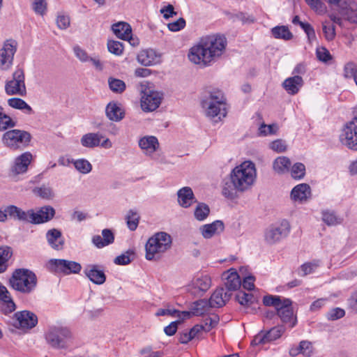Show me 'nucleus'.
<instances>
[{"label": "nucleus", "mask_w": 357, "mask_h": 357, "mask_svg": "<svg viewBox=\"0 0 357 357\" xmlns=\"http://www.w3.org/2000/svg\"><path fill=\"white\" fill-rule=\"evenodd\" d=\"M8 104L10 107L23 110L28 114H31L33 112L32 108L24 100L19 98H11L8 99Z\"/></svg>", "instance_id": "e433bc0d"}, {"label": "nucleus", "mask_w": 357, "mask_h": 357, "mask_svg": "<svg viewBox=\"0 0 357 357\" xmlns=\"http://www.w3.org/2000/svg\"><path fill=\"white\" fill-rule=\"evenodd\" d=\"M340 139L341 143L349 149L357 151V117L346 124Z\"/></svg>", "instance_id": "9d476101"}, {"label": "nucleus", "mask_w": 357, "mask_h": 357, "mask_svg": "<svg viewBox=\"0 0 357 357\" xmlns=\"http://www.w3.org/2000/svg\"><path fill=\"white\" fill-rule=\"evenodd\" d=\"M257 176L255 165L250 160L236 166L230 174V178H255Z\"/></svg>", "instance_id": "dca6fc26"}, {"label": "nucleus", "mask_w": 357, "mask_h": 357, "mask_svg": "<svg viewBox=\"0 0 357 357\" xmlns=\"http://www.w3.org/2000/svg\"><path fill=\"white\" fill-rule=\"evenodd\" d=\"M278 130V126L276 124L266 125L262 123L259 128V135L263 136L276 134Z\"/></svg>", "instance_id": "864d4df0"}, {"label": "nucleus", "mask_w": 357, "mask_h": 357, "mask_svg": "<svg viewBox=\"0 0 357 357\" xmlns=\"http://www.w3.org/2000/svg\"><path fill=\"white\" fill-rule=\"evenodd\" d=\"M301 353L307 357H310L312 354V345L310 342L301 341L299 344Z\"/></svg>", "instance_id": "69168bd1"}, {"label": "nucleus", "mask_w": 357, "mask_h": 357, "mask_svg": "<svg viewBox=\"0 0 357 357\" xmlns=\"http://www.w3.org/2000/svg\"><path fill=\"white\" fill-rule=\"evenodd\" d=\"M270 148L274 151L282 153L287 150V144L284 140L278 139L270 144Z\"/></svg>", "instance_id": "13d9d810"}, {"label": "nucleus", "mask_w": 357, "mask_h": 357, "mask_svg": "<svg viewBox=\"0 0 357 357\" xmlns=\"http://www.w3.org/2000/svg\"><path fill=\"white\" fill-rule=\"evenodd\" d=\"M85 275L94 284H102L106 280V275L102 269L96 264H89L84 268Z\"/></svg>", "instance_id": "412c9836"}, {"label": "nucleus", "mask_w": 357, "mask_h": 357, "mask_svg": "<svg viewBox=\"0 0 357 357\" xmlns=\"http://www.w3.org/2000/svg\"><path fill=\"white\" fill-rule=\"evenodd\" d=\"M271 32L275 38L289 40L293 38V34L286 26H275L272 29Z\"/></svg>", "instance_id": "4c0bfd02"}, {"label": "nucleus", "mask_w": 357, "mask_h": 357, "mask_svg": "<svg viewBox=\"0 0 357 357\" xmlns=\"http://www.w3.org/2000/svg\"><path fill=\"white\" fill-rule=\"evenodd\" d=\"M226 46L227 40L222 36H203L190 49L188 58L195 64L209 66L223 54Z\"/></svg>", "instance_id": "f257e3e1"}, {"label": "nucleus", "mask_w": 357, "mask_h": 357, "mask_svg": "<svg viewBox=\"0 0 357 357\" xmlns=\"http://www.w3.org/2000/svg\"><path fill=\"white\" fill-rule=\"evenodd\" d=\"M211 286V280L208 275H197L188 285V291L195 296H202Z\"/></svg>", "instance_id": "f3484780"}, {"label": "nucleus", "mask_w": 357, "mask_h": 357, "mask_svg": "<svg viewBox=\"0 0 357 357\" xmlns=\"http://www.w3.org/2000/svg\"><path fill=\"white\" fill-rule=\"evenodd\" d=\"M70 17L65 15H59L56 18L57 26L61 29H66L70 26Z\"/></svg>", "instance_id": "338daca9"}, {"label": "nucleus", "mask_w": 357, "mask_h": 357, "mask_svg": "<svg viewBox=\"0 0 357 357\" xmlns=\"http://www.w3.org/2000/svg\"><path fill=\"white\" fill-rule=\"evenodd\" d=\"M33 192L45 199H50L53 197V192L49 187L43 186L40 188H36L33 189Z\"/></svg>", "instance_id": "4d7b16f0"}, {"label": "nucleus", "mask_w": 357, "mask_h": 357, "mask_svg": "<svg viewBox=\"0 0 357 357\" xmlns=\"http://www.w3.org/2000/svg\"><path fill=\"white\" fill-rule=\"evenodd\" d=\"M47 239L49 244L55 250H61L63 245V241L60 231L53 229L47 233Z\"/></svg>", "instance_id": "473e14b6"}, {"label": "nucleus", "mask_w": 357, "mask_h": 357, "mask_svg": "<svg viewBox=\"0 0 357 357\" xmlns=\"http://www.w3.org/2000/svg\"><path fill=\"white\" fill-rule=\"evenodd\" d=\"M137 61L144 66H153L160 62V56L153 49L140 51L137 56Z\"/></svg>", "instance_id": "4be33fe9"}, {"label": "nucleus", "mask_w": 357, "mask_h": 357, "mask_svg": "<svg viewBox=\"0 0 357 357\" xmlns=\"http://www.w3.org/2000/svg\"><path fill=\"white\" fill-rule=\"evenodd\" d=\"M38 279L36 275L27 268L15 269L9 279L10 286L20 293L29 294L36 288Z\"/></svg>", "instance_id": "7ed1b4c3"}, {"label": "nucleus", "mask_w": 357, "mask_h": 357, "mask_svg": "<svg viewBox=\"0 0 357 357\" xmlns=\"http://www.w3.org/2000/svg\"><path fill=\"white\" fill-rule=\"evenodd\" d=\"M24 73L22 69H17L13 75V79L6 82L5 91L8 95L24 96L26 86L24 82Z\"/></svg>", "instance_id": "1a4fd4ad"}, {"label": "nucleus", "mask_w": 357, "mask_h": 357, "mask_svg": "<svg viewBox=\"0 0 357 357\" xmlns=\"http://www.w3.org/2000/svg\"><path fill=\"white\" fill-rule=\"evenodd\" d=\"M172 237L166 232L160 231L149 238L146 243V259L153 260L158 259L161 254L171 248Z\"/></svg>", "instance_id": "39448f33"}, {"label": "nucleus", "mask_w": 357, "mask_h": 357, "mask_svg": "<svg viewBox=\"0 0 357 357\" xmlns=\"http://www.w3.org/2000/svg\"><path fill=\"white\" fill-rule=\"evenodd\" d=\"M291 174L294 178H302L305 174V167L301 162L295 163L291 169Z\"/></svg>", "instance_id": "3c124183"}, {"label": "nucleus", "mask_w": 357, "mask_h": 357, "mask_svg": "<svg viewBox=\"0 0 357 357\" xmlns=\"http://www.w3.org/2000/svg\"><path fill=\"white\" fill-rule=\"evenodd\" d=\"M47 343L56 349H67L72 345L73 334L66 326H51L45 333Z\"/></svg>", "instance_id": "20e7f679"}, {"label": "nucleus", "mask_w": 357, "mask_h": 357, "mask_svg": "<svg viewBox=\"0 0 357 357\" xmlns=\"http://www.w3.org/2000/svg\"><path fill=\"white\" fill-rule=\"evenodd\" d=\"M282 303V299H281L279 296H272L268 295L265 296L263 298V303L266 306H273L275 310L280 306Z\"/></svg>", "instance_id": "603ef678"}, {"label": "nucleus", "mask_w": 357, "mask_h": 357, "mask_svg": "<svg viewBox=\"0 0 357 357\" xmlns=\"http://www.w3.org/2000/svg\"><path fill=\"white\" fill-rule=\"evenodd\" d=\"M138 144L145 155L151 157L153 160L160 162H164V156L154 154L160 147V144L156 137L152 135L144 136L139 139Z\"/></svg>", "instance_id": "f8f14e48"}, {"label": "nucleus", "mask_w": 357, "mask_h": 357, "mask_svg": "<svg viewBox=\"0 0 357 357\" xmlns=\"http://www.w3.org/2000/svg\"><path fill=\"white\" fill-rule=\"evenodd\" d=\"M33 11L41 16H43L47 11V3L46 0H30Z\"/></svg>", "instance_id": "de8ad7c7"}, {"label": "nucleus", "mask_w": 357, "mask_h": 357, "mask_svg": "<svg viewBox=\"0 0 357 357\" xmlns=\"http://www.w3.org/2000/svg\"><path fill=\"white\" fill-rule=\"evenodd\" d=\"M178 201L179 204L184 208L190 206L196 202L193 192L189 187H184L178 192Z\"/></svg>", "instance_id": "bb28decb"}, {"label": "nucleus", "mask_w": 357, "mask_h": 357, "mask_svg": "<svg viewBox=\"0 0 357 357\" xmlns=\"http://www.w3.org/2000/svg\"><path fill=\"white\" fill-rule=\"evenodd\" d=\"M37 324V316L28 310L17 312L11 318V324L19 329L29 330L34 328Z\"/></svg>", "instance_id": "6e6552de"}, {"label": "nucleus", "mask_w": 357, "mask_h": 357, "mask_svg": "<svg viewBox=\"0 0 357 357\" xmlns=\"http://www.w3.org/2000/svg\"><path fill=\"white\" fill-rule=\"evenodd\" d=\"M31 139V134L25 130H10L6 132L2 137L3 142L12 149L26 147Z\"/></svg>", "instance_id": "423d86ee"}, {"label": "nucleus", "mask_w": 357, "mask_h": 357, "mask_svg": "<svg viewBox=\"0 0 357 357\" xmlns=\"http://www.w3.org/2000/svg\"><path fill=\"white\" fill-rule=\"evenodd\" d=\"M112 30L115 36L121 40L128 38L132 33L131 26L126 22H119L112 24Z\"/></svg>", "instance_id": "7c9ffc66"}, {"label": "nucleus", "mask_w": 357, "mask_h": 357, "mask_svg": "<svg viewBox=\"0 0 357 357\" xmlns=\"http://www.w3.org/2000/svg\"><path fill=\"white\" fill-rule=\"evenodd\" d=\"M0 310L4 314H8L14 312L16 309L10 292L8 289L0 283Z\"/></svg>", "instance_id": "6ab92c4d"}, {"label": "nucleus", "mask_w": 357, "mask_h": 357, "mask_svg": "<svg viewBox=\"0 0 357 357\" xmlns=\"http://www.w3.org/2000/svg\"><path fill=\"white\" fill-rule=\"evenodd\" d=\"M48 264L52 271L66 275L78 273L82 269L80 264L66 259H50Z\"/></svg>", "instance_id": "4468645a"}, {"label": "nucleus", "mask_w": 357, "mask_h": 357, "mask_svg": "<svg viewBox=\"0 0 357 357\" xmlns=\"http://www.w3.org/2000/svg\"><path fill=\"white\" fill-rule=\"evenodd\" d=\"M229 295L225 291L224 288L216 289L209 298V305L211 307H221L226 304L229 300Z\"/></svg>", "instance_id": "a878e982"}, {"label": "nucleus", "mask_w": 357, "mask_h": 357, "mask_svg": "<svg viewBox=\"0 0 357 357\" xmlns=\"http://www.w3.org/2000/svg\"><path fill=\"white\" fill-rule=\"evenodd\" d=\"M185 26V20L183 17H180L175 22L169 23L167 27L171 31H178L183 29Z\"/></svg>", "instance_id": "680f3d73"}, {"label": "nucleus", "mask_w": 357, "mask_h": 357, "mask_svg": "<svg viewBox=\"0 0 357 357\" xmlns=\"http://www.w3.org/2000/svg\"><path fill=\"white\" fill-rule=\"evenodd\" d=\"M55 215V210L50 206L41 207L39 211L34 212L31 209V220L30 223L41 224L52 220Z\"/></svg>", "instance_id": "aec40b11"}, {"label": "nucleus", "mask_w": 357, "mask_h": 357, "mask_svg": "<svg viewBox=\"0 0 357 357\" xmlns=\"http://www.w3.org/2000/svg\"><path fill=\"white\" fill-rule=\"evenodd\" d=\"M15 125L11 118L3 112L0 116V131H3L8 128H13Z\"/></svg>", "instance_id": "5fc2aeb1"}, {"label": "nucleus", "mask_w": 357, "mask_h": 357, "mask_svg": "<svg viewBox=\"0 0 357 357\" xmlns=\"http://www.w3.org/2000/svg\"><path fill=\"white\" fill-rule=\"evenodd\" d=\"M224 228V224L221 220H215L211 224L203 225L200 231L205 238H210L216 233L222 231Z\"/></svg>", "instance_id": "c85d7f7f"}, {"label": "nucleus", "mask_w": 357, "mask_h": 357, "mask_svg": "<svg viewBox=\"0 0 357 357\" xmlns=\"http://www.w3.org/2000/svg\"><path fill=\"white\" fill-rule=\"evenodd\" d=\"M209 213L210 208L207 204L204 203H199L195 208L194 215L195 218L197 220L202 221L208 216Z\"/></svg>", "instance_id": "ea45409f"}, {"label": "nucleus", "mask_w": 357, "mask_h": 357, "mask_svg": "<svg viewBox=\"0 0 357 357\" xmlns=\"http://www.w3.org/2000/svg\"><path fill=\"white\" fill-rule=\"evenodd\" d=\"M236 298L237 301L241 305L249 306L254 304L255 298L252 294L245 293L240 291L236 294Z\"/></svg>", "instance_id": "a18cd8bd"}, {"label": "nucleus", "mask_w": 357, "mask_h": 357, "mask_svg": "<svg viewBox=\"0 0 357 357\" xmlns=\"http://www.w3.org/2000/svg\"><path fill=\"white\" fill-rule=\"evenodd\" d=\"M107 49L110 53L116 56H120L123 52L124 47L121 42L109 40L107 42Z\"/></svg>", "instance_id": "09e8293b"}, {"label": "nucleus", "mask_w": 357, "mask_h": 357, "mask_svg": "<svg viewBox=\"0 0 357 357\" xmlns=\"http://www.w3.org/2000/svg\"><path fill=\"white\" fill-rule=\"evenodd\" d=\"M102 138V135L98 132H89L82 137L80 142L84 147L91 149L100 146Z\"/></svg>", "instance_id": "2f4dec72"}, {"label": "nucleus", "mask_w": 357, "mask_h": 357, "mask_svg": "<svg viewBox=\"0 0 357 357\" xmlns=\"http://www.w3.org/2000/svg\"><path fill=\"white\" fill-rule=\"evenodd\" d=\"M74 53L76 57L82 62H88L89 61L90 56L88 55L86 52L82 49L79 46H75L73 48Z\"/></svg>", "instance_id": "0e129e2a"}, {"label": "nucleus", "mask_w": 357, "mask_h": 357, "mask_svg": "<svg viewBox=\"0 0 357 357\" xmlns=\"http://www.w3.org/2000/svg\"><path fill=\"white\" fill-rule=\"evenodd\" d=\"M307 4L317 12H324L326 6L321 0H305Z\"/></svg>", "instance_id": "bf43d9fd"}, {"label": "nucleus", "mask_w": 357, "mask_h": 357, "mask_svg": "<svg viewBox=\"0 0 357 357\" xmlns=\"http://www.w3.org/2000/svg\"><path fill=\"white\" fill-rule=\"evenodd\" d=\"M310 188L306 183H302L293 188L291 192V197L294 201L303 202L307 200L310 197Z\"/></svg>", "instance_id": "c756f323"}, {"label": "nucleus", "mask_w": 357, "mask_h": 357, "mask_svg": "<svg viewBox=\"0 0 357 357\" xmlns=\"http://www.w3.org/2000/svg\"><path fill=\"white\" fill-rule=\"evenodd\" d=\"M105 112L107 118L113 121H119L124 116L121 109L114 102H109L107 105Z\"/></svg>", "instance_id": "72a5a7b5"}, {"label": "nucleus", "mask_w": 357, "mask_h": 357, "mask_svg": "<svg viewBox=\"0 0 357 357\" xmlns=\"http://www.w3.org/2000/svg\"><path fill=\"white\" fill-rule=\"evenodd\" d=\"M291 161L286 156H280L277 158L273 162V169L278 172H284L289 169Z\"/></svg>", "instance_id": "58836bf2"}, {"label": "nucleus", "mask_w": 357, "mask_h": 357, "mask_svg": "<svg viewBox=\"0 0 357 357\" xmlns=\"http://www.w3.org/2000/svg\"><path fill=\"white\" fill-rule=\"evenodd\" d=\"M162 93L146 85L141 86V107L144 112H153L159 107L162 100Z\"/></svg>", "instance_id": "0eeeda50"}, {"label": "nucleus", "mask_w": 357, "mask_h": 357, "mask_svg": "<svg viewBox=\"0 0 357 357\" xmlns=\"http://www.w3.org/2000/svg\"><path fill=\"white\" fill-rule=\"evenodd\" d=\"M127 226L131 231H135L139 225V215L137 212L130 210L126 216Z\"/></svg>", "instance_id": "a19ab883"}, {"label": "nucleus", "mask_w": 357, "mask_h": 357, "mask_svg": "<svg viewBox=\"0 0 357 357\" xmlns=\"http://www.w3.org/2000/svg\"><path fill=\"white\" fill-rule=\"evenodd\" d=\"M319 260H313L312 261L304 263L300 267V270L302 272L301 275L304 277L314 273V271L319 266Z\"/></svg>", "instance_id": "79ce46f5"}, {"label": "nucleus", "mask_w": 357, "mask_h": 357, "mask_svg": "<svg viewBox=\"0 0 357 357\" xmlns=\"http://www.w3.org/2000/svg\"><path fill=\"white\" fill-rule=\"evenodd\" d=\"M209 301L201 299L194 303V310L197 315L206 313L209 309Z\"/></svg>", "instance_id": "8fccbe9b"}, {"label": "nucleus", "mask_w": 357, "mask_h": 357, "mask_svg": "<svg viewBox=\"0 0 357 357\" xmlns=\"http://www.w3.org/2000/svg\"><path fill=\"white\" fill-rule=\"evenodd\" d=\"M31 160L32 155L31 153L25 152L22 153L15 159L14 165L11 168V172L15 175L26 172Z\"/></svg>", "instance_id": "5701e85b"}, {"label": "nucleus", "mask_w": 357, "mask_h": 357, "mask_svg": "<svg viewBox=\"0 0 357 357\" xmlns=\"http://www.w3.org/2000/svg\"><path fill=\"white\" fill-rule=\"evenodd\" d=\"M109 89L114 93H121L126 89V84L123 80L116 78H109L108 79Z\"/></svg>", "instance_id": "c03bdc74"}, {"label": "nucleus", "mask_w": 357, "mask_h": 357, "mask_svg": "<svg viewBox=\"0 0 357 357\" xmlns=\"http://www.w3.org/2000/svg\"><path fill=\"white\" fill-rule=\"evenodd\" d=\"M13 255L10 248L8 246L0 247V273L5 272L8 268V261Z\"/></svg>", "instance_id": "f704fd0d"}, {"label": "nucleus", "mask_w": 357, "mask_h": 357, "mask_svg": "<svg viewBox=\"0 0 357 357\" xmlns=\"http://www.w3.org/2000/svg\"><path fill=\"white\" fill-rule=\"evenodd\" d=\"M6 212L8 213V216L15 220L30 222L31 220V210L24 211L15 205L6 207Z\"/></svg>", "instance_id": "b1692460"}, {"label": "nucleus", "mask_w": 357, "mask_h": 357, "mask_svg": "<svg viewBox=\"0 0 357 357\" xmlns=\"http://www.w3.org/2000/svg\"><path fill=\"white\" fill-rule=\"evenodd\" d=\"M290 226L287 220H283L279 225H273L266 229L264 240L270 245H273L287 236L289 232Z\"/></svg>", "instance_id": "9b49d317"}, {"label": "nucleus", "mask_w": 357, "mask_h": 357, "mask_svg": "<svg viewBox=\"0 0 357 357\" xmlns=\"http://www.w3.org/2000/svg\"><path fill=\"white\" fill-rule=\"evenodd\" d=\"M303 84V78L299 75L288 77L282 83L284 89L290 95L296 94L302 87Z\"/></svg>", "instance_id": "393cba45"}, {"label": "nucleus", "mask_w": 357, "mask_h": 357, "mask_svg": "<svg viewBox=\"0 0 357 357\" xmlns=\"http://www.w3.org/2000/svg\"><path fill=\"white\" fill-rule=\"evenodd\" d=\"M322 220L328 226L336 225L342 222V219L335 215L333 212L324 211L322 212Z\"/></svg>", "instance_id": "37998d69"}, {"label": "nucleus", "mask_w": 357, "mask_h": 357, "mask_svg": "<svg viewBox=\"0 0 357 357\" xmlns=\"http://www.w3.org/2000/svg\"><path fill=\"white\" fill-rule=\"evenodd\" d=\"M268 343L265 332L261 331L257 334L251 342L252 346L264 345Z\"/></svg>", "instance_id": "e2e57ef3"}, {"label": "nucleus", "mask_w": 357, "mask_h": 357, "mask_svg": "<svg viewBox=\"0 0 357 357\" xmlns=\"http://www.w3.org/2000/svg\"><path fill=\"white\" fill-rule=\"evenodd\" d=\"M141 354H147L146 357H163L164 353L162 351H153L151 347H146L141 349Z\"/></svg>", "instance_id": "774afa93"}, {"label": "nucleus", "mask_w": 357, "mask_h": 357, "mask_svg": "<svg viewBox=\"0 0 357 357\" xmlns=\"http://www.w3.org/2000/svg\"><path fill=\"white\" fill-rule=\"evenodd\" d=\"M75 168L82 174H87L92 169L91 164L86 159H79L73 161Z\"/></svg>", "instance_id": "49530a36"}, {"label": "nucleus", "mask_w": 357, "mask_h": 357, "mask_svg": "<svg viewBox=\"0 0 357 357\" xmlns=\"http://www.w3.org/2000/svg\"><path fill=\"white\" fill-rule=\"evenodd\" d=\"M241 285V280L238 274L234 271L229 273L226 277L225 286L230 291L237 290Z\"/></svg>", "instance_id": "c9c22d12"}, {"label": "nucleus", "mask_w": 357, "mask_h": 357, "mask_svg": "<svg viewBox=\"0 0 357 357\" xmlns=\"http://www.w3.org/2000/svg\"><path fill=\"white\" fill-rule=\"evenodd\" d=\"M291 304L292 302L290 299L282 298V303L280 306L277 308L276 311L282 322L289 324L291 327H294L295 325V320H294L293 317Z\"/></svg>", "instance_id": "a211bd4d"}, {"label": "nucleus", "mask_w": 357, "mask_h": 357, "mask_svg": "<svg viewBox=\"0 0 357 357\" xmlns=\"http://www.w3.org/2000/svg\"><path fill=\"white\" fill-rule=\"evenodd\" d=\"M322 30L327 40L331 41L335 38V28L334 25L328 26L326 22H324L322 24Z\"/></svg>", "instance_id": "6e6d98bb"}, {"label": "nucleus", "mask_w": 357, "mask_h": 357, "mask_svg": "<svg viewBox=\"0 0 357 357\" xmlns=\"http://www.w3.org/2000/svg\"><path fill=\"white\" fill-rule=\"evenodd\" d=\"M17 50V42L7 40L0 50V66L3 70L8 69L13 63L14 54Z\"/></svg>", "instance_id": "2eb2a0df"}, {"label": "nucleus", "mask_w": 357, "mask_h": 357, "mask_svg": "<svg viewBox=\"0 0 357 357\" xmlns=\"http://www.w3.org/2000/svg\"><path fill=\"white\" fill-rule=\"evenodd\" d=\"M254 180H228L222 188V195L230 199L236 197L238 191L243 192L250 188Z\"/></svg>", "instance_id": "ddd939ff"}, {"label": "nucleus", "mask_w": 357, "mask_h": 357, "mask_svg": "<svg viewBox=\"0 0 357 357\" xmlns=\"http://www.w3.org/2000/svg\"><path fill=\"white\" fill-rule=\"evenodd\" d=\"M202 107L206 116L220 120L226 116V100L220 90L208 91L202 100Z\"/></svg>", "instance_id": "f03ea898"}, {"label": "nucleus", "mask_w": 357, "mask_h": 357, "mask_svg": "<svg viewBox=\"0 0 357 357\" xmlns=\"http://www.w3.org/2000/svg\"><path fill=\"white\" fill-rule=\"evenodd\" d=\"M102 238L96 235L92 238L93 243L98 248H102L109 244H112L114 241V235L112 230L105 229L102 231Z\"/></svg>", "instance_id": "cd10ccee"}, {"label": "nucleus", "mask_w": 357, "mask_h": 357, "mask_svg": "<svg viewBox=\"0 0 357 357\" xmlns=\"http://www.w3.org/2000/svg\"><path fill=\"white\" fill-rule=\"evenodd\" d=\"M316 54L318 59L324 62H327L332 59L329 51L323 47L317 49Z\"/></svg>", "instance_id": "052dcab7"}]
</instances>
